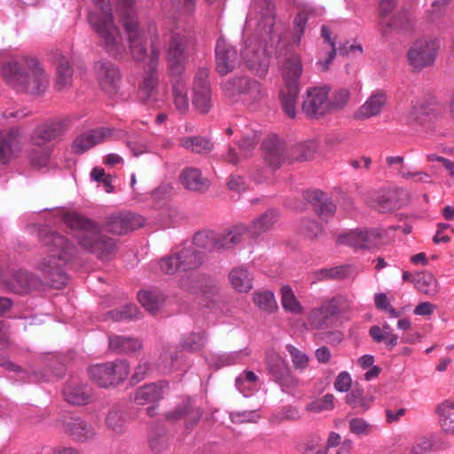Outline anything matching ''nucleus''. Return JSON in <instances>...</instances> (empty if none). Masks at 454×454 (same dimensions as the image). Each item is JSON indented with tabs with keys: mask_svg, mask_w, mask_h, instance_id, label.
<instances>
[{
	"mask_svg": "<svg viewBox=\"0 0 454 454\" xmlns=\"http://www.w3.org/2000/svg\"><path fill=\"white\" fill-rule=\"evenodd\" d=\"M39 240L46 255L37 263V269L53 288L60 289L68 281L65 267L74 258L77 248L65 236L48 228L40 230Z\"/></svg>",
	"mask_w": 454,
	"mask_h": 454,
	"instance_id": "f257e3e1",
	"label": "nucleus"
},
{
	"mask_svg": "<svg viewBox=\"0 0 454 454\" xmlns=\"http://www.w3.org/2000/svg\"><path fill=\"white\" fill-rule=\"evenodd\" d=\"M63 220L69 228L82 231L78 244L83 250L100 260H109L116 253L115 240L102 234L100 226L93 220L74 211L65 213Z\"/></svg>",
	"mask_w": 454,
	"mask_h": 454,
	"instance_id": "f03ea898",
	"label": "nucleus"
},
{
	"mask_svg": "<svg viewBox=\"0 0 454 454\" xmlns=\"http://www.w3.org/2000/svg\"><path fill=\"white\" fill-rule=\"evenodd\" d=\"M2 72L9 85L25 93L41 94L49 85L44 69L35 57L9 61L3 66Z\"/></svg>",
	"mask_w": 454,
	"mask_h": 454,
	"instance_id": "7ed1b4c3",
	"label": "nucleus"
},
{
	"mask_svg": "<svg viewBox=\"0 0 454 454\" xmlns=\"http://www.w3.org/2000/svg\"><path fill=\"white\" fill-rule=\"evenodd\" d=\"M101 10V15L90 13L89 22L100 38V45L112 57L121 55L125 51L121 35L114 23L112 8L106 0H91Z\"/></svg>",
	"mask_w": 454,
	"mask_h": 454,
	"instance_id": "20e7f679",
	"label": "nucleus"
},
{
	"mask_svg": "<svg viewBox=\"0 0 454 454\" xmlns=\"http://www.w3.org/2000/svg\"><path fill=\"white\" fill-rule=\"evenodd\" d=\"M120 12V20L128 38L129 48L132 59L142 62L147 56L146 29L138 21L134 9L133 0H114Z\"/></svg>",
	"mask_w": 454,
	"mask_h": 454,
	"instance_id": "39448f33",
	"label": "nucleus"
},
{
	"mask_svg": "<svg viewBox=\"0 0 454 454\" xmlns=\"http://www.w3.org/2000/svg\"><path fill=\"white\" fill-rule=\"evenodd\" d=\"M303 71L301 59L298 54H292L285 59L281 74L284 85L279 91V98L285 114L294 118L296 115V102L300 93V82Z\"/></svg>",
	"mask_w": 454,
	"mask_h": 454,
	"instance_id": "423d86ee",
	"label": "nucleus"
},
{
	"mask_svg": "<svg viewBox=\"0 0 454 454\" xmlns=\"http://www.w3.org/2000/svg\"><path fill=\"white\" fill-rule=\"evenodd\" d=\"M148 33L151 35L152 39L151 54L138 84L137 96L143 104L148 106H154L159 100V74L157 67L159 65L160 51L156 45L158 35L155 27L149 26Z\"/></svg>",
	"mask_w": 454,
	"mask_h": 454,
	"instance_id": "0eeeda50",
	"label": "nucleus"
},
{
	"mask_svg": "<svg viewBox=\"0 0 454 454\" xmlns=\"http://www.w3.org/2000/svg\"><path fill=\"white\" fill-rule=\"evenodd\" d=\"M350 300L346 295H336L310 310L308 320L312 328L326 330L336 326L339 317L350 309Z\"/></svg>",
	"mask_w": 454,
	"mask_h": 454,
	"instance_id": "6e6552de",
	"label": "nucleus"
},
{
	"mask_svg": "<svg viewBox=\"0 0 454 454\" xmlns=\"http://www.w3.org/2000/svg\"><path fill=\"white\" fill-rule=\"evenodd\" d=\"M193 42V32L190 29L175 27L171 34L167 51L169 74H182L188 59V49Z\"/></svg>",
	"mask_w": 454,
	"mask_h": 454,
	"instance_id": "1a4fd4ad",
	"label": "nucleus"
},
{
	"mask_svg": "<svg viewBox=\"0 0 454 454\" xmlns=\"http://www.w3.org/2000/svg\"><path fill=\"white\" fill-rule=\"evenodd\" d=\"M90 379L101 387H116L122 383L129 373L126 360H115L97 364L88 368Z\"/></svg>",
	"mask_w": 454,
	"mask_h": 454,
	"instance_id": "9d476101",
	"label": "nucleus"
},
{
	"mask_svg": "<svg viewBox=\"0 0 454 454\" xmlns=\"http://www.w3.org/2000/svg\"><path fill=\"white\" fill-rule=\"evenodd\" d=\"M265 43V38L251 37L245 41L241 50V58L246 67L259 77H264L269 69Z\"/></svg>",
	"mask_w": 454,
	"mask_h": 454,
	"instance_id": "9b49d317",
	"label": "nucleus"
},
{
	"mask_svg": "<svg viewBox=\"0 0 454 454\" xmlns=\"http://www.w3.org/2000/svg\"><path fill=\"white\" fill-rule=\"evenodd\" d=\"M236 245H238V238L231 228L223 233H216L213 231H199L194 235L192 246L204 255L205 253L229 249Z\"/></svg>",
	"mask_w": 454,
	"mask_h": 454,
	"instance_id": "f8f14e48",
	"label": "nucleus"
},
{
	"mask_svg": "<svg viewBox=\"0 0 454 454\" xmlns=\"http://www.w3.org/2000/svg\"><path fill=\"white\" fill-rule=\"evenodd\" d=\"M266 369L272 380L285 393L291 394L299 386V380L291 372L286 360L275 352L267 354Z\"/></svg>",
	"mask_w": 454,
	"mask_h": 454,
	"instance_id": "ddd939ff",
	"label": "nucleus"
},
{
	"mask_svg": "<svg viewBox=\"0 0 454 454\" xmlns=\"http://www.w3.org/2000/svg\"><path fill=\"white\" fill-rule=\"evenodd\" d=\"M179 286L184 290L201 298L206 305L216 301L220 288L216 282L206 275H194L182 278Z\"/></svg>",
	"mask_w": 454,
	"mask_h": 454,
	"instance_id": "4468645a",
	"label": "nucleus"
},
{
	"mask_svg": "<svg viewBox=\"0 0 454 454\" xmlns=\"http://www.w3.org/2000/svg\"><path fill=\"white\" fill-rule=\"evenodd\" d=\"M223 88L225 95L232 98L242 97L244 100L256 101L263 96L262 84L245 76L229 79Z\"/></svg>",
	"mask_w": 454,
	"mask_h": 454,
	"instance_id": "2eb2a0df",
	"label": "nucleus"
},
{
	"mask_svg": "<svg viewBox=\"0 0 454 454\" xmlns=\"http://www.w3.org/2000/svg\"><path fill=\"white\" fill-rule=\"evenodd\" d=\"M329 86L309 88L304 95L301 110L310 119L318 118L330 111L328 104Z\"/></svg>",
	"mask_w": 454,
	"mask_h": 454,
	"instance_id": "dca6fc26",
	"label": "nucleus"
},
{
	"mask_svg": "<svg viewBox=\"0 0 454 454\" xmlns=\"http://www.w3.org/2000/svg\"><path fill=\"white\" fill-rule=\"evenodd\" d=\"M278 212L274 209H269L254 218L249 225L240 223L233 226L232 229L238 238V244L241 242L242 237L246 234L254 239L270 231L278 222Z\"/></svg>",
	"mask_w": 454,
	"mask_h": 454,
	"instance_id": "f3484780",
	"label": "nucleus"
},
{
	"mask_svg": "<svg viewBox=\"0 0 454 454\" xmlns=\"http://www.w3.org/2000/svg\"><path fill=\"white\" fill-rule=\"evenodd\" d=\"M192 104L202 114H207L212 107V91L207 69H200L194 77Z\"/></svg>",
	"mask_w": 454,
	"mask_h": 454,
	"instance_id": "a211bd4d",
	"label": "nucleus"
},
{
	"mask_svg": "<svg viewBox=\"0 0 454 454\" xmlns=\"http://www.w3.org/2000/svg\"><path fill=\"white\" fill-rule=\"evenodd\" d=\"M93 70L102 90L108 95H115L121 82L118 67L110 61L99 60L94 64Z\"/></svg>",
	"mask_w": 454,
	"mask_h": 454,
	"instance_id": "6ab92c4d",
	"label": "nucleus"
},
{
	"mask_svg": "<svg viewBox=\"0 0 454 454\" xmlns=\"http://www.w3.org/2000/svg\"><path fill=\"white\" fill-rule=\"evenodd\" d=\"M69 117L59 118L38 126L31 137L35 146L47 145L51 141L58 139L70 127Z\"/></svg>",
	"mask_w": 454,
	"mask_h": 454,
	"instance_id": "aec40b11",
	"label": "nucleus"
},
{
	"mask_svg": "<svg viewBox=\"0 0 454 454\" xmlns=\"http://www.w3.org/2000/svg\"><path fill=\"white\" fill-rule=\"evenodd\" d=\"M439 43L437 40H420L408 52V60L416 69H422L434 63Z\"/></svg>",
	"mask_w": 454,
	"mask_h": 454,
	"instance_id": "412c9836",
	"label": "nucleus"
},
{
	"mask_svg": "<svg viewBox=\"0 0 454 454\" xmlns=\"http://www.w3.org/2000/svg\"><path fill=\"white\" fill-rule=\"evenodd\" d=\"M145 224V218L135 213H120L108 217L106 231L116 235H123Z\"/></svg>",
	"mask_w": 454,
	"mask_h": 454,
	"instance_id": "4be33fe9",
	"label": "nucleus"
},
{
	"mask_svg": "<svg viewBox=\"0 0 454 454\" xmlns=\"http://www.w3.org/2000/svg\"><path fill=\"white\" fill-rule=\"evenodd\" d=\"M64 431L74 442L80 443L91 442L97 436L95 427L79 417L67 419L64 422Z\"/></svg>",
	"mask_w": 454,
	"mask_h": 454,
	"instance_id": "5701e85b",
	"label": "nucleus"
},
{
	"mask_svg": "<svg viewBox=\"0 0 454 454\" xmlns=\"http://www.w3.org/2000/svg\"><path fill=\"white\" fill-rule=\"evenodd\" d=\"M215 51L216 70L220 74L226 75L237 67V51L224 39L217 40Z\"/></svg>",
	"mask_w": 454,
	"mask_h": 454,
	"instance_id": "b1692460",
	"label": "nucleus"
},
{
	"mask_svg": "<svg viewBox=\"0 0 454 454\" xmlns=\"http://www.w3.org/2000/svg\"><path fill=\"white\" fill-rule=\"evenodd\" d=\"M114 130L109 128H98L85 132L76 137L72 145V150L75 153H83L94 145L100 144L114 136Z\"/></svg>",
	"mask_w": 454,
	"mask_h": 454,
	"instance_id": "393cba45",
	"label": "nucleus"
},
{
	"mask_svg": "<svg viewBox=\"0 0 454 454\" xmlns=\"http://www.w3.org/2000/svg\"><path fill=\"white\" fill-rule=\"evenodd\" d=\"M380 239L376 231L355 230L340 237V242L355 249H371L375 247Z\"/></svg>",
	"mask_w": 454,
	"mask_h": 454,
	"instance_id": "a878e982",
	"label": "nucleus"
},
{
	"mask_svg": "<svg viewBox=\"0 0 454 454\" xmlns=\"http://www.w3.org/2000/svg\"><path fill=\"white\" fill-rule=\"evenodd\" d=\"M62 392L65 400L72 405H86L91 401V389L76 378L70 379Z\"/></svg>",
	"mask_w": 454,
	"mask_h": 454,
	"instance_id": "bb28decb",
	"label": "nucleus"
},
{
	"mask_svg": "<svg viewBox=\"0 0 454 454\" xmlns=\"http://www.w3.org/2000/svg\"><path fill=\"white\" fill-rule=\"evenodd\" d=\"M168 387V384L165 380L145 384L135 390L132 400L138 405L158 402L163 397L164 391Z\"/></svg>",
	"mask_w": 454,
	"mask_h": 454,
	"instance_id": "cd10ccee",
	"label": "nucleus"
},
{
	"mask_svg": "<svg viewBox=\"0 0 454 454\" xmlns=\"http://www.w3.org/2000/svg\"><path fill=\"white\" fill-rule=\"evenodd\" d=\"M202 411L199 408H195L191 401L187 399L178 404L176 409L167 414V419L177 420L186 419V429H192L201 419Z\"/></svg>",
	"mask_w": 454,
	"mask_h": 454,
	"instance_id": "c85d7f7f",
	"label": "nucleus"
},
{
	"mask_svg": "<svg viewBox=\"0 0 454 454\" xmlns=\"http://www.w3.org/2000/svg\"><path fill=\"white\" fill-rule=\"evenodd\" d=\"M265 160L272 168H278L286 160V144L276 136L269 137L263 142Z\"/></svg>",
	"mask_w": 454,
	"mask_h": 454,
	"instance_id": "c756f323",
	"label": "nucleus"
},
{
	"mask_svg": "<svg viewBox=\"0 0 454 454\" xmlns=\"http://www.w3.org/2000/svg\"><path fill=\"white\" fill-rule=\"evenodd\" d=\"M387 98L382 91L372 93L354 113L356 120L364 121L379 115L386 105Z\"/></svg>",
	"mask_w": 454,
	"mask_h": 454,
	"instance_id": "7c9ffc66",
	"label": "nucleus"
},
{
	"mask_svg": "<svg viewBox=\"0 0 454 454\" xmlns=\"http://www.w3.org/2000/svg\"><path fill=\"white\" fill-rule=\"evenodd\" d=\"M172 86L173 104L180 114L189 110L187 96V79L182 74H170Z\"/></svg>",
	"mask_w": 454,
	"mask_h": 454,
	"instance_id": "2f4dec72",
	"label": "nucleus"
},
{
	"mask_svg": "<svg viewBox=\"0 0 454 454\" xmlns=\"http://www.w3.org/2000/svg\"><path fill=\"white\" fill-rule=\"evenodd\" d=\"M304 199L314 206L319 217L325 221L335 214V204L319 190L307 191Z\"/></svg>",
	"mask_w": 454,
	"mask_h": 454,
	"instance_id": "473e14b6",
	"label": "nucleus"
},
{
	"mask_svg": "<svg viewBox=\"0 0 454 454\" xmlns=\"http://www.w3.org/2000/svg\"><path fill=\"white\" fill-rule=\"evenodd\" d=\"M108 345L113 352L121 355H130L143 348L142 341L138 338L123 335H110Z\"/></svg>",
	"mask_w": 454,
	"mask_h": 454,
	"instance_id": "72a5a7b5",
	"label": "nucleus"
},
{
	"mask_svg": "<svg viewBox=\"0 0 454 454\" xmlns=\"http://www.w3.org/2000/svg\"><path fill=\"white\" fill-rule=\"evenodd\" d=\"M182 184L190 191L204 192H206L210 182L207 178L203 177L200 170L196 168H185L180 174Z\"/></svg>",
	"mask_w": 454,
	"mask_h": 454,
	"instance_id": "f704fd0d",
	"label": "nucleus"
},
{
	"mask_svg": "<svg viewBox=\"0 0 454 454\" xmlns=\"http://www.w3.org/2000/svg\"><path fill=\"white\" fill-rule=\"evenodd\" d=\"M45 366L48 369V372H43L42 371H36L31 376L34 378L32 381L36 382H48L53 380V378L60 379L66 373V368L64 364L60 361V358L58 356L51 355L45 363Z\"/></svg>",
	"mask_w": 454,
	"mask_h": 454,
	"instance_id": "c9c22d12",
	"label": "nucleus"
},
{
	"mask_svg": "<svg viewBox=\"0 0 454 454\" xmlns=\"http://www.w3.org/2000/svg\"><path fill=\"white\" fill-rule=\"evenodd\" d=\"M180 145L187 151L197 154H207L214 149L210 138L202 136H185L179 138Z\"/></svg>",
	"mask_w": 454,
	"mask_h": 454,
	"instance_id": "e433bc0d",
	"label": "nucleus"
},
{
	"mask_svg": "<svg viewBox=\"0 0 454 454\" xmlns=\"http://www.w3.org/2000/svg\"><path fill=\"white\" fill-rule=\"evenodd\" d=\"M20 133L18 129H11L0 133V163L8 164L13 148L19 144Z\"/></svg>",
	"mask_w": 454,
	"mask_h": 454,
	"instance_id": "4c0bfd02",
	"label": "nucleus"
},
{
	"mask_svg": "<svg viewBox=\"0 0 454 454\" xmlns=\"http://www.w3.org/2000/svg\"><path fill=\"white\" fill-rule=\"evenodd\" d=\"M229 279L232 287L239 293H247L253 288L254 277L244 267L234 268L229 273Z\"/></svg>",
	"mask_w": 454,
	"mask_h": 454,
	"instance_id": "58836bf2",
	"label": "nucleus"
},
{
	"mask_svg": "<svg viewBox=\"0 0 454 454\" xmlns=\"http://www.w3.org/2000/svg\"><path fill=\"white\" fill-rule=\"evenodd\" d=\"M177 256L181 265V270L184 271L197 269L203 262V255H201V252L192 246L181 249L177 252Z\"/></svg>",
	"mask_w": 454,
	"mask_h": 454,
	"instance_id": "ea45409f",
	"label": "nucleus"
},
{
	"mask_svg": "<svg viewBox=\"0 0 454 454\" xmlns=\"http://www.w3.org/2000/svg\"><path fill=\"white\" fill-rule=\"evenodd\" d=\"M74 70L68 59L60 56L57 63L55 88L63 90L72 84Z\"/></svg>",
	"mask_w": 454,
	"mask_h": 454,
	"instance_id": "a19ab883",
	"label": "nucleus"
},
{
	"mask_svg": "<svg viewBox=\"0 0 454 454\" xmlns=\"http://www.w3.org/2000/svg\"><path fill=\"white\" fill-rule=\"evenodd\" d=\"M262 20L258 28L262 33L271 36L275 25V6L271 0H261Z\"/></svg>",
	"mask_w": 454,
	"mask_h": 454,
	"instance_id": "79ce46f5",
	"label": "nucleus"
},
{
	"mask_svg": "<svg viewBox=\"0 0 454 454\" xmlns=\"http://www.w3.org/2000/svg\"><path fill=\"white\" fill-rule=\"evenodd\" d=\"M412 282L419 292L427 295H434L438 292V283L434 276L427 271L419 272L413 276Z\"/></svg>",
	"mask_w": 454,
	"mask_h": 454,
	"instance_id": "37998d69",
	"label": "nucleus"
},
{
	"mask_svg": "<svg viewBox=\"0 0 454 454\" xmlns=\"http://www.w3.org/2000/svg\"><path fill=\"white\" fill-rule=\"evenodd\" d=\"M258 376L252 371H244L235 380V386L244 396H250L257 388Z\"/></svg>",
	"mask_w": 454,
	"mask_h": 454,
	"instance_id": "c03bdc74",
	"label": "nucleus"
},
{
	"mask_svg": "<svg viewBox=\"0 0 454 454\" xmlns=\"http://www.w3.org/2000/svg\"><path fill=\"white\" fill-rule=\"evenodd\" d=\"M137 298L140 304L152 314L159 310L165 301L164 295L158 291H140Z\"/></svg>",
	"mask_w": 454,
	"mask_h": 454,
	"instance_id": "a18cd8bd",
	"label": "nucleus"
},
{
	"mask_svg": "<svg viewBox=\"0 0 454 454\" xmlns=\"http://www.w3.org/2000/svg\"><path fill=\"white\" fill-rule=\"evenodd\" d=\"M442 429L454 434V402L445 401L437 407Z\"/></svg>",
	"mask_w": 454,
	"mask_h": 454,
	"instance_id": "49530a36",
	"label": "nucleus"
},
{
	"mask_svg": "<svg viewBox=\"0 0 454 454\" xmlns=\"http://www.w3.org/2000/svg\"><path fill=\"white\" fill-rule=\"evenodd\" d=\"M51 145L35 146L28 152V160L34 168H42L46 167L51 155Z\"/></svg>",
	"mask_w": 454,
	"mask_h": 454,
	"instance_id": "de8ad7c7",
	"label": "nucleus"
},
{
	"mask_svg": "<svg viewBox=\"0 0 454 454\" xmlns=\"http://www.w3.org/2000/svg\"><path fill=\"white\" fill-rule=\"evenodd\" d=\"M345 402L353 409L358 410V411H365L369 409L372 399L365 396L363 388L354 387V388L346 395Z\"/></svg>",
	"mask_w": 454,
	"mask_h": 454,
	"instance_id": "09e8293b",
	"label": "nucleus"
},
{
	"mask_svg": "<svg viewBox=\"0 0 454 454\" xmlns=\"http://www.w3.org/2000/svg\"><path fill=\"white\" fill-rule=\"evenodd\" d=\"M139 317V311L135 304H128L121 309H113L105 315L106 320L129 321Z\"/></svg>",
	"mask_w": 454,
	"mask_h": 454,
	"instance_id": "8fccbe9b",
	"label": "nucleus"
},
{
	"mask_svg": "<svg viewBox=\"0 0 454 454\" xmlns=\"http://www.w3.org/2000/svg\"><path fill=\"white\" fill-rule=\"evenodd\" d=\"M432 109L425 102H417L414 104L408 114L407 122L410 125H421L427 121Z\"/></svg>",
	"mask_w": 454,
	"mask_h": 454,
	"instance_id": "3c124183",
	"label": "nucleus"
},
{
	"mask_svg": "<svg viewBox=\"0 0 454 454\" xmlns=\"http://www.w3.org/2000/svg\"><path fill=\"white\" fill-rule=\"evenodd\" d=\"M352 268L349 265H340L329 269H321L316 272L317 280L344 279L350 277Z\"/></svg>",
	"mask_w": 454,
	"mask_h": 454,
	"instance_id": "603ef678",
	"label": "nucleus"
},
{
	"mask_svg": "<svg viewBox=\"0 0 454 454\" xmlns=\"http://www.w3.org/2000/svg\"><path fill=\"white\" fill-rule=\"evenodd\" d=\"M281 302L285 310L294 314H301L303 308L297 301L292 288L288 286H282L281 290Z\"/></svg>",
	"mask_w": 454,
	"mask_h": 454,
	"instance_id": "864d4df0",
	"label": "nucleus"
},
{
	"mask_svg": "<svg viewBox=\"0 0 454 454\" xmlns=\"http://www.w3.org/2000/svg\"><path fill=\"white\" fill-rule=\"evenodd\" d=\"M254 304L262 310L273 312L277 308L274 294L270 291H258L253 294Z\"/></svg>",
	"mask_w": 454,
	"mask_h": 454,
	"instance_id": "5fc2aeb1",
	"label": "nucleus"
},
{
	"mask_svg": "<svg viewBox=\"0 0 454 454\" xmlns=\"http://www.w3.org/2000/svg\"><path fill=\"white\" fill-rule=\"evenodd\" d=\"M106 425L115 434H123L126 429L123 412L119 410H111L106 417Z\"/></svg>",
	"mask_w": 454,
	"mask_h": 454,
	"instance_id": "6e6d98bb",
	"label": "nucleus"
},
{
	"mask_svg": "<svg viewBox=\"0 0 454 454\" xmlns=\"http://www.w3.org/2000/svg\"><path fill=\"white\" fill-rule=\"evenodd\" d=\"M317 145L314 141H307L295 145L292 148L294 160H307L317 152Z\"/></svg>",
	"mask_w": 454,
	"mask_h": 454,
	"instance_id": "4d7b16f0",
	"label": "nucleus"
},
{
	"mask_svg": "<svg viewBox=\"0 0 454 454\" xmlns=\"http://www.w3.org/2000/svg\"><path fill=\"white\" fill-rule=\"evenodd\" d=\"M350 99V92L346 88L336 90L328 100L330 111L342 110Z\"/></svg>",
	"mask_w": 454,
	"mask_h": 454,
	"instance_id": "13d9d810",
	"label": "nucleus"
},
{
	"mask_svg": "<svg viewBox=\"0 0 454 454\" xmlns=\"http://www.w3.org/2000/svg\"><path fill=\"white\" fill-rule=\"evenodd\" d=\"M206 342V338L203 333H192L183 338L181 346L184 349L190 352L200 350Z\"/></svg>",
	"mask_w": 454,
	"mask_h": 454,
	"instance_id": "bf43d9fd",
	"label": "nucleus"
},
{
	"mask_svg": "<svg viewBox=\"0 0 454 454\" xmlns=\"http://www.w3.org/2000/svg\"><path fill=\"white\" fill-rule=\"evenodd\" d=\"M249 355L247 348L232 351L230 353L221 354L217 357V364L219 366H229L240 363L245 357Z\"/></svg>",
	"mask_w": 454,
	"mask_h": 454,
	"instance_id": "052dcab7",
	"label": "nucleus"
},
{
	"mask_svg": "<svg viewBox=\"0 0 454 454\" xmlns=\"http://www.w3.org/2000/svg\"><path fill=\"white\" fill-rule=\"evenodd\" d=\"M286 348L291 356L292 363L295 369L302 371L308 367L309 356L304 352L292 344H287Z\"/></svg>",
	"mask_w": 454,
	"mask_h": 454,
	"instance_id": "680f3d73",
	"label": "nucleus"
},
{
	"mask_svg": "<svg viewBox=\"0 0 454 454\" xmlns=\"http://www.w3.org/2000/svg\"><path fill=\"white\" fill-rule=\"evenodd\" d=\"M309 14L305 11L300 12L294 20V42L296 44L301 43V37L306 29V25L308 22Z\"/></svg>",
	"mask_w": 454,
	"mask_h": 454,
	"instance_id": "e2e57ef3",
	"label": "nucleus"
},
{
	"mask_svg": "<svg viewBox=\"0 0 454 454\" xmlns=\"http://www.w3.org/2000/svg\"><path fill=\"white\" fill-rule=\"evenodd\" d=\"M160 270L165 274H175L181 270V265L177 256V253L175 254L166 256L160 259L159 262Z\"/></svg>",
	"mask_w": 454,
	"mask_h": 454,
	"instance_id": "0e129e2a",
	"label": "nucleus"
},
{
	"mask_svg": "<svg viewBox=\"0 0 454 454\" xmlns=\"http://www.w3.org/2000/svg\"><path fill=\"white\" fill-rule=\"evenodd\" d=\"M334 396L332 394H326L322 398L315 400L308 404L307 409L313 412L332 410L334 406Z\"/></svg>",
	"mask_w": 454,
	"mask_h": 454,
	"instance_id": "69168bd1",
	"label": "nucleus"
},
{
	"mask_svg": "<svg viewBox=\"0 0 454 454\" xmlns=\"http://www.w3.org/2000/svg\"><path fill=\"white\" fill-rule=\"evenodd\" d=\"M173 16L176 13L180 15H191L193 13L196 0H172Z\"/></svg>",
	"mask_w": 454,
	"mask_h": 454,
	"instance_id": "338daca9",
	"label": "nucleus"
},
{
	"mask_svg": "<svg viewBox=\"0 0 454 454\" xmlns=\"http://www.w3.org/2000/svg\"><path fill=\"white\" fill-rule=\"evenodd\" d=\"M260 140L259 136L256 134L244 136L239 143V150L244 157L251 154V152L255 148Z\"/></svg>",
	"mask_w": 454,
	"mask_h": 454,
	"instance_id": "774afa93",
	"label": "nucleus"
}]
</instances>
